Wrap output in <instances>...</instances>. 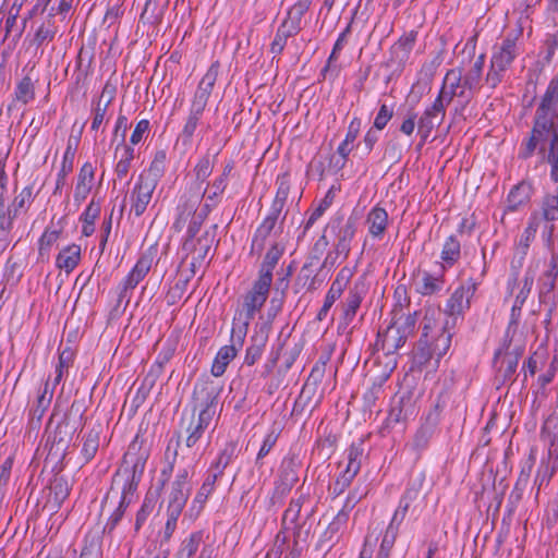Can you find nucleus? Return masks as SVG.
<instances>
[{
    "mask_svg": "<svg viewBox=\"0 0 558 558\" xmlns=\"http://www.w3.org/2000/svg\"><path fill=\"white\" fill-rule=\"evenodd\" d=\"M534 283V272L529 269L526 270L524 278H523V286L520 290V292L517 294L514 303L511 308V315H510V326L511 325H518L520 316H521V310L524 305L531 290Z\"/></svg>",
    "mask_w": 558,
    "mask_h": 558,
    "instance_id": "6ab92c4d",
    "label": "nucleus"
},
{
    "mask_svg": "<svg viewBox=\"0 0 558 558\" xmlns=\"http://www.w3.org/2000/svg\"><path fill=\"white\" fill-rule=\"evenodd\" d=\"M17 216H13L11 209L7 206L3 193L0 194V253L11 243L13 222Z\"/></svg>",
    "mask_w": 558,
    "mask_h": 558,
    "instance_id": "f3484780",
    "label": "nucleus"
},
{
    "mask_svg": "<svg viewBox=\"0 0 558 558\" xmlns=\"http://www.w3.org/2000/svg\"><path fill=\"white\" fill-rule=\"evenodd\" d=\"M454 97H458L457 93L449 90L442 84L438 97L435 99L433 106L434 111L440 112L445 116L447 106L452 101Z\"/></svg>",
    "mask_w": 558,
    "mask_h": 558,
    "instance_id": "4d7b16f0",
    "label": "nucleus"
},
{
    "mask_svg": "<svg viewBox=\"0 0 558 558\" xmlns=\"http://www.w3.org/2000/svg\"><path fill=\"white\" fill-rule=\"evenodd\" d=\"M444 117L445 116H442L440 112L434 111L433 106L425 110L417 122V130L423 140H426L429 136L436 124L441 123Z\"/></svg>",
    "mask_w": 558,
    "mask_h": 558,
    "instance_id": "c9c22d12",
    "label": "nucleus"
},
{
    "mask_svg": "<svg viewBox=\"0 0 558 558\" xmlns=\"http://www.w3.org/2000/svg\"><path fill=\"white\" fill-rule=\"evenodd\" d=\"M541 436L548 439V460L558 466V434L546 432L543 427Z\"/></svg>",
    "mask_w": 558,
    "mask_h": 558,
    "instance_id": "e2e57ef3",
    "label": "nucleus"
},
{
    "mask_svg": "<svg viewBox=\"0 0 558 558\" xmlns=\"http://www.w3.org/2000/svg\"><path fill=\"white\" fill-rule=\"evenodd\" d=\"M539 142L547 143V162L551 167L550 174H558V109L541 101L534 116L531 137L525 142L522 155L529 157Z\"/></svg>",
    "mask_w": 558,
    "mask_h": 558,
    "instance_id": "f03ea898",
    "label": "nucleus"
},
{
    "mask_svg": "<svg viewBox=\"0 0 558 558\" xmlns=\"http://www.w3.org/2000/svg\"><path fill=\"white\" fill-rule=\"evenodd\" d=\"M137 449L136 441L131 442L123 457L121 466L112 477L110 489L102 501L105 505L109 499L119 498L116 509L123 513L136 498L137 486L142 480L148 458L146 450L140 452Z\"/></svg>",
    "mask_w": 558,
    "mask_h": 558,
    "instance_id": "f257e3e1",
    "label": "nucleus"
},
{
    "mask_svg": "<svg viewBox=\"0 0 558 558\" xmlns=\"http://www.w3.org/2000/svg\"><path fill=\"white\" fill-rule=\"evenodd\" d=\"M151 268V258L147 255H142L134 267L131 269L129 275L120 283L119 302L131 299V292L137 287V284L147 276Z\"/></svg>",
    "mask_w": 558,
    "mask_h": 558,
    "instance_id": "9b49d317",
    "label": "nucleus"
},
{
    "mask_svg": "<svg viewBox=\"0 0 558 558\" xmlns=\"http://www.w3.org/2000/svg\"><path fill=\"white\" fill-rule=\"evenodd\" d=\"M392 320H397V328L409 338L414 333L415 325L417 322V312L408 314L405 316H400L399 318H397V315H395Z\"/></svg>",
    "mask_w": 558,
    "mask_h": 558,
    "instance_id": "6e6d98bb",
    "label": "nucleus"
},
{
    "mask_svg": "<svg viewBox=\"0 0 558 558\" xmlns=\"http://www.w3.org/2000/svg\"><path fill=\"white\" fill-rule=\"evenodd\" d=\"M444 408V402L438 399L429 409L423 423L415 432L413 440L410 444V448L416 453V458H420L422 452L428 448L429 442L437 430Z\"/></svg>",
    "mask_w": 558,
    "mask_h": 558,
    "instance_id": "423d86ee",
    "label": "nucleus"
},
{
    "mask_svg": "<svg viewBox=\"0 0 558 558\" xmlns=\"http://www.w3.org/2000/svg\"><path fill=\"white\" fill-rule=\"evenodd\" d=\"M282 253L283 250L280 248L277 243L271 245L260 265L257 279L264 280L270 284L272 283V271L282 256Z\"/></svg>",
    "mask_w": 558,
    "mask_h": 558,
    "instance_id": "b1692460",
    "label": "nucleus"
},
{
    "mask_svg": "<svg viewBox=\"0 0 558 558\" xmlns=\"http://www.w3.org/2000/svg\"><path fill=\"white\" fill-rule=\"evenodd\" d=\"M452 336H453V333L440 332L435 338L433 343H430L433 352L438 356V359L444 356L448 352V350L450 349Z\"/></svg>",
    "mask_w": 558,
    "mask_h": 558,
    "instance_id": "680f3d73",
    "label": "nucleus"
},
{
    "mask_svg": "<svg viewBox=\"0 0 558 558\" xmlns=\"http://www.w3.org/2000/svg\"><path fill=\"white\" fill-rule=\"evenodd\" d=\"M518 54L514 38L506 37L495 50L490 59V68L486 75V83L495 88L502 80L504 73L511 65Z\"/></svg>",
    "mask_w": 558,
    "mask_h": 558,
    "instance_id": "39448f33",
    "label": "nucleus"
},
{
    "mask_svg": "<svg viewBox=\"0 0 558 558\" xmlns=\"http://www.w3.org/2000/svg\"><path fill=\"white\" fill-rule=\"evenodd\" d=\"M61 230L47 228L38 240V262H48L51 247L57 243Z\"/></svg>",
    "mask_w": 558,
    "mask_h": 558,
    "instance_id": "2f4dec72",
    "label": "nucleus"
},
{
    "mask_svg": "<svg viewBox=\"0 0 558 558\" xmlns=\"http://www.w3.org/2000/svg\"><path fill=\"white\" fill-rule=\"evenodd\" d=\"M205 180H199V177L196 178L195 184L197 185V191L195 193L196 198L201 195L206 197V202H214V199L221 195L227 186L226 180L223 177H217L211 183H207L206 187L203 189Z\"/></svg>",
    "mask_w": 558,
    "mask_h": 558,
    "instance_id": "a878e982",
    "label": "nucleus"
},
{
    "mask_svg": "<svg viewBox=\"0 0 558 558\" xmlns=\"http://www.w3.org/2000/svg\"><path fill=\"white\" fill-rule=\"evenodd\" d=\"M214 242V236L209 234V232H205L202 236L196 240H191V243L184 250H192V255L197 258L198 262H205Z\"/></svg>",
    "mask_w": 558,
    "mask_h": 558,
    "instance_id": "58836bf2",
    "label": "nucleus"
},
{
    "mask_svg": "<svg viewBox=\"0 0 558 558\" xmlns=\"http://www.w3.org/2000/svg\"><path fill=\"white\" fill-rule=\"evenodd\" d=\"M336 192V187L332 185L328 192L326 193L324 199L320 202L319 206L313 210L311 216L308 217V220L306 222V228H310L323 214L324 211L330 206L333 195Z\"/></svg>",
    "mask_w": 558,
    "mask_h": 558,
    "instance_id": "bf43d9fd",
    "label": "nucleus"
},
{
    "mask_svg": "<svg viewBox=\"0 0 558 558\" xmlns=\"http://www.w3.org/2000/svg\"><path fill=\"white\" fill-rule=\"evenodd\" d=\"M81 260V246L77 244H70L63 247L56 258V266L66 274L75 269Z\"/></svg>",
    "mask_w": 558,
    "mask_h": 558,
    "instance_id": "412c9836",
    "label": "nucleus"
},
{
    "mask_svg": "<svg viewBox=\"0 0 558 558\" xmlns=\"http://www.w3.org/2000/svg\"><path fill=\"white\" fill-rule=\"evenodd\" d=\"M368 231L374 236L381 235L388 223V214L384 208L374 207L367 215Z\"/></svg>",
    "mask_w": 558,
    "mask_h": 558,
    "instance_id": "7c9ffc66",
    "label": "nucleus"
},
{
    "mask_svg": "<svg viewBox=\"0 0 558 558\" xmlns=\"http://www.w3.org/2000/svg\"><path fill=\"white\" fill-rule=\"evenodd\" d=\"M461 257V244L454 236L450 235L444 243L440 258L444 267H452Z\"/></svg>",
    "mask_w": 558,
    "mask_h": 558,
    "instance_id": "72a5a7b5",
    "label": "nucleus"
},
{
    "mask_svg": "<svg viewBox=\"0 0 558 558\" xmlns=\"http://www.w3.org/2000/svg\"><path fill=\"white\" fill-rule=\"evenodd\" d=\"M279 437V432L271 428L264 437L263 444L257 452L255 464L260 468L264 458L272 450Z\"/></svg>",
    "mask_w": 558,
    "mask_h": 558,
    "instance_id": "de8ad7c7",
    "label": "nucleus"
},
{
    "mask_svg": "<svg viewBox=\"0 0 558 558\" xmlns=\"http://www.w3.org/2000/svg\"><path fill=\"white\" fill-rule=\"evenodd\" d=\"M270 287V283L256 279L252 289L244 295L242 306L235 311L232 320V328L235 329L238 338L242 333L247 335L250 323L266 303Z\"/></svg>",
    "mask_w": 558,
    "mask_h": 558,
    "instance_id": "20e7f679",
    "label": "nucleus"
},
{
    "mask_svg": "<svg viewBox=\"0 0 558 558\" xmlns=\"http://www.w3.org/2000/svg\"><path fill=\"white\" fill-rule=\"evenodd\" d=\"M442 84L449 90L457 93L459 98L466 101L473 96L469 88L464 86L463 72L460 68L449 70L445 75Z\"/></svg>",
    "mask_w": 558,
    "mask_h": 558,
    "instance_id": "aec40b11",
    "label": "nucleus"
},
{
    "mask_svg": "<svg viewBox=\"0 0 558 558\" xmlns=\"http://www.w3.org/2000/svg\"><path fill=\"white\" fill-rule=\"evenodd\" d=\"M267 342L266 335H255L251 338V344L247 347L244 356V364L253 366L263 355Z\"/></svg>",
    "mask_w": 558,
    "mask_h": 558,
    "instance_id": "4c0bfd02",
    "label": "nucleus"
},
{
    "mask_svg": "<svg viewBox=\"0 0 558 558\" xmlns=\"http://www.w3.org/2000/svg\"><path fill=\"white\" fill-rule=\"evenodd\" d=\"M308 5L307 0L298 1L289 9L287 17L282 21L280 26L288 29L290 33L298 34L301 29L303 15L308 10Z\"/></svg>",
    "mask_w": 558,
    "mask_h": 558,
    "instance_id": "4be33fe9",
    "label": "nucleus"
},
{
    "mask_svg": "<svg viewBox=\"0 0 558 558\" xmlns=\"http://www.w3.org/2000/svg\"><path fill=\"white\" fill-rule=\"evenodd\" d=\"M476 290V284L474 282H470L466 286L462 284L457 288L450 298L447 300V303L444 308L445 315H464V311L470 307V300L474 295Z\"/></svg>",
    "mask_w": 558,
    "mask_h": 558,
    "instance_id": "ddd939ff",
    "label": "nucleus"
},
{
    "mask_svg": "<svg viewBox=\"0 0 558 558\" xmlns=\"http://www.w3.org/2000/svg\"><path fill=\"white\" fill-rule=\"evenodd\" d=\"M348 283H349V278H344L341 274L332 282L330 289L328 290V292L326 294L324 304L317 314L318 320H323L326 318L329 310L331 308V306L333 305L336 300H338L341 296V294Z\"/></svg>",
    "mask_w": 558,
    "mask_h": 558,
    "instance_id": "5701e85b",
    "label": "nucleus"
},
{
    "mask_svg": "<svg viewBox=\"0 0 558 558\" xmlns=\"http://www.w3.org/2000/svg\"><path fill=\"white\" fill-rule=\"evenodd\" d=\"M99 436L100 432L96 428H92L83 435L81 459L84 463H88L95 458L99 448Z\"/></svg>",
    "mask_w": 558,
    "mask_h": 558,
    "instance_id": "c756f323",
    "label": "nucleus"
},
{
    "mask_svg": "<svg viewBox=\"0 0 558 558\" xmlns=\"http://www.w3.org/2000/svg\"><path fill=\"white\" fill-rule=\"evenodd\" d=\"M34 199L33 186L26 185L22 189V191L15 196L10 205H7L13 216H20L21 213H25L31 206Z\"/></svg>",
    "mask_w": 558,
    "mask_h": 558,
    "instance_id": "a19ab883",
    "label": "nucleus"
},
{
    "mask_svg": "<svg viewBox=\"0 0 558 558\" xmlns=\"http://www.w3.org/2000/svg\"><path fill=\"white\" fill-rule=\"evenodd\" d=\"M15 96L23 104L29 102L34 98V86L29 77H24L16 87Z\"/></svg>",
    "mask_w": 558,
    "mask_h": 558,
    "instance_id": "052dcab7",
    "label": "nucleus"
},
{
    "mask_svg": "<svg viewBox=\"0 0 558 558\" xmlns=\"http://www.w3.org/2000/svg\"><path fill=\"white\" fill-rule=\"evenodd\" d=\"M221 477L220 474L208 469L206 476L198 492L196 493L193 502L199 505V509L206 504L208 497L214 493L217 481Z\"/></svg>",
    "mask_w": 558,
    "mask_h": 558,
    "instance_id": "f704fd0d",
    "label": "nucleus"
},
{
    "mask_svg": "<svg viewBox=\"0 0 558 558\" xmlns=\"http://www.w3.org/2000/svg\"><path fill=\"white\" fill-rule=\"evenodd\" d=\"M156 506L155 497L151 495H146L141 508L136 512L134 530L138 532L141 527L146 523L148 517L153 513Z\"/></svg>",
    "mask_w": 558,
    "mask_h": 558,
    "instance_id": "a18cd8bd",
    "label": "nucleus"
},
{
    "mask_svg": "<svg viewBox=\"0 0 558 558\" xmlns=\"http://www.w3.org/2000/svg\"><path fill=\"white\" fill-rule=\"evenodd\" d=\"M80 143L78 136H70L68 140L66 148L63 154L61 169L59 174H68L73 170V162L75 159V153Z\"/></svg>",
    "mask_w": 558,
    "mask_h": 558,
    "instance_id": "c03bdc74",
    "label": "nucleus"
},
{
    "mask_svg": "<svg viewBox=\"0 0 558 558\" xmlns=\"http://www.w3.org/2000/svg\"><path fill=\"white\" fill-rule=\"evenodd\" d=\"M424 474H418L417 476H415L414 478H412L409 483V486L408 488L405 489L404 492V495L402 496V502L403 501H412L414 499L417 498L421 489H422V486H423V483H424Z\"/></svg>",
    "mask_w": 558,
    "mask_h": 558,
    "instance_id": "0e129e2a",
    "label": "nucleus"
},
{
    "mask_svg": "<svg viewBox=\"0 0 558 558\" xmlns=\"http://www.w3.org/2000/svg\"><path fill=\"white\" fill-rule=\"evenodd\" d=\"M49 488L52 494L53 501L58 507L63 504L71 492V485L64 476H54L50 482Z\"/></svg>",
    "mask_w": 558,
    "mask_h": 558,
    "instance_id": "79ce46f5",
    "label": "nucleus"
},
{
    "mask_svg": "<svg viewBox=\"0 0 558 558\" xmlns=\"http://www.w3.org/2000/svg\"><path fill=\"white\" fill-rule=\"evenodd\" d=\"M534 238H535V232L527 230V229H525L521 235V239L517 246L515 255L511 262V267H512V269L515 270L514 279H513L514 281L517 280L518 269L522 267L523 260H524L525 256L527 255L530 244L534 240Z\"/></svg>",
    "mask_w": 558,
    "mask_h": 558,
    "instance_id": "473e14b6",
    "label": "nucleus"
},
{
    "mask_svg": "<svg viewBox=\"0 0 558 558\" xmlns=\"http://www.w3.org/2000/svg\"><path fill=\"white\" fill-rule=\"evenodd\" d=\"M210 411H199L197 416H191L190 423L185 428L186 438L185 445L187 448H193L203 437L205 430L210 426L213 418Z\"/></svg>",
    "mask_w": 558,
    "mask_h": 558,
    "instance_id": "2eb2a0df",
    "label": "nucleus"
},
{
    "mask_svg": "<svg viewBox=\"0 0 558 558\" xmlns=\"http://www.w3.org/2000/svg\"><path fill=\"white\" fill-rule=\"evenodd\" d=\"M75 359V353L70 347H65L60 350L58 363L56 365L54 373H61L63 375H68L69 368L73 365Z\"/></svg>",
    "mask_w": 558,
    "mask_h": 558,
    "instance_id": "603ef678",
    "label": "nucleus"
},
{
    "mask_svg": "<svg viewBox=\"0 0 558 558\" xmlns=\"http://www.w3.org/2000/svg\"><path fill=\"white\" fill-rule=\"evenodd\" d=\"M556 279L557 277L543 274V276L539 279V301L541 303H548L551 292L555 289L556 286Z\"/></svg>",
    "mask_w": 558,
    "mask_h": 558,
    "instance_id": "5fc2aeb1",
    "label": "nucleus"
},
{
    "mask_svg": "<svg viewBox=\"0 0 558 558\" xmlns=\"http://www.w3.org/2000/svg\"><path fill=\"white\" fill-rule=\"evenodd\" d=\"M178 458V449L171 450L170 442L165 451V465L160 471V483L162 486L168 483L167 487V507L184 509L192 492V477L194 475V466L189 464L181 466L171 480L174 465Z\"/></svg>",
    "mask_w": 558,
    "mask_h": 558,
    "instance_id": "7ed1b4c3",
    "label": "nucleus"
},
{
    "mask_svg": "<svg viewBox=\"0 0 558 558\" xmlns=\"http://www.w3.org/2000/svg\"><path fill=\"white\" fill-rule=\"evenodd\" d=\"M294 35L295 34L288 32V29L283 28L282 26L278 27L275 38L270 46V51L274 54V57L279 56L283 51L288 38Z\"/></svg>",
    "mask_w": 558,
    "mask_h": 558,
    "instance_id": "13d9d810",
    "label": "nucleus"
},
{
    "mask_svg": "<svg viewBox=\"0 0 558 558\" xmlns=\"http://www.w3.org/2000/svg\"><path fill=\"white\" fill-rule=\"evenodd\" d=\"M523 353L522 348H517L513 352L507 353L506 357L504 360V363L506 364L504 369H499L500 373H502L504 383L506 380H511L513 374L517 371L519 360Z\"/></svg>",
    "mask_w": 558,
    "mask_h": 558,
    "instance_id": "09e8293b",
    "label": "nucleus"
},
{
    "mask_svg": "<svg viewBox=\"0 0 558 558\" xmlns=\"http://www.w3.org/2000/svg\"><path fill=\"white\" fill-rule=\"evenodd\" d=\"M148 132L149 121L146 119L140 120L131 134V144L135 146L142 143L147 137Z\"/></svg>",
    "mask_w": 558,
    "mask_h": 558,
    "instance_id": "338daca9",
    "label": "nucleus"
},
{
    "mask_svg": "<svg viewBox=\"0 0 558 558\" xmlns=\"http://www.w3.org/2000/svg\"><path fill=\"white\" fill-rule=\"evenodd\" d=\"M281 214L275 213L269 209L268 215L264 218L262 223L257 227L251 244L252 253L260 254L266 245V241L271 232L275 230Z\"/></svg>",
    "mask_w": 558,
    "mask_h": 558,
    "instance_id": "dca6fc26",
    "label": "nucleus"
},
{
    "mask_svg": "<svg viewBox=\"0 0 558 558\" xmlns=\"http://www.w3.org/2000/svg\"><path fill=\"white\" fill-rule=\"evenodd\" d=\"M220 393V388L209 379L198 380L193 390V399L195 401V410L210 411V416L214 417L217 412V399Z\"/></svg>",
    "mask_w": 558,
    "mask_h": 558,
    "instance_id": "1a4fd4ad",
    "label": "nucleus"
},
{
    "mask_svg": "<svg viewBox=\"0 0 558 558\" xmlns=\"http://www.w3.org/2000/svg\"><path fill=\"white\" fill-rule=\"evenodd\" d=\"M156 186L157 180L155 177H138V181L131 193V213H134L136 217L145 213Z\"/></svg>",
    "mask_w": 558,
    "mask_h": 558,
    "instance_id": "9d476101",
    "label": "nucleus"
},
{
    "mask_svg": "<svg viewBox=\"0 0 558 558\" xmlns=\"http://www.w3.org/2000/svg\"><path fill=\"white\" fill-rule=\"evenodd\" d=\"M134 148L125 143H121L117 145L116 148V159L117 166L116 171L117 174H126L130 170V166L132 160L134 159Z\"/></svg>",
    "mask_w": 558,
    "mask_h": 558,
    "instance_id": "ea45409f",
    "label": "nucleus"
},
{
    "mask_svg": "<svg viewBox=\"0 0 558 558\" xmlns=\"http://www.w3.org/2000/svg\"><path fill=\"white\" fill-rule=\"evenodd\" d=\"M204 545L207 544L204 542L203 532H193L182 542L181 547L177 554V558H194L197 551L201 553Z\"/></svg>",
    "mask_w": 558,
    "mask_h": 558,
    "instance_id": "cd10ccee",
    "label": "nucleus"
},
{
    "mask_svg": "<svg viewBox=\"0 0 558 558\" xmlns=\"http://www.w3.org/2000/svg\"><path fill=\"white\" fill-rule=\"evenodd\" d=\"M415 414V400L410 390H399L390 401L388 415L385 420L384 429H393L398 425L405 424Z\"/></svg>",
    "mask_w": 558,
    "mask_h": 558,
    "instance_id": "0eeeda50",
    "label": "nucleus"
},
{
    "mask_svg": "<svg viewBox=\"0 0 558 558\" xmlns=\"http://www.w3.org/2000/svg\"><path fill=\"white\" fill-rule=\"evenodd\" d=\"M378 337L387 354L397 352L408 340V337L397 328V320H391L383 333L378 332Z\"/></svg>",
    "mask_w": 558,
    "mask_h": 558,
    "instance_id": "a211bd4d",
    "label": "nucleus"
},
{
    "mask_svg": "<svg viewBox=\"0 0 558 558\" xmlns=\"http://www.w3.org/2000/svg\"><path fill=\"white\" fill-rule=\"evenodd\" d=\"M182 511H183L182 509L167 507V509H166L167 520H166L165 527L160 533L162 542H169L170 538L172 537V535L177 529L178 520H179L180 515L182 514Z\"/></svg>",
    "mask_w": 558,
    "mask_h": 558,
    "instance_id": "49530a36",
    "label": "nucleus"
},
{
    "mask_svg": "<svg viewBox=\"0 0 558 558\" xmlns=\"http://www.w3.org/2000/svg\"><path fill=\"white\" fill-rule=\"evenodd\" d=\"M368 286L365 283V277L363 276L356 283H355V292L353 295H351V316L355 314L356 308H359L363 295L366 293Z\"/></svg>",
    "mask_w": 558,
    "mask_h": 558,
    "instance_id": "69168bd1",
    "label": "nucleus"
},
{
    "mask_svg": "<svg viewBox=\"0 0 558 558\" xmlns=\"http://www.w3.org/2000/svg\"><path fill=\"white\" fill-rule=\"evenodd\" d=\"M422 287L420 292L423 295H432L435 292L440 290V283L437 278L433 277L430 274L425 272L422 279Z\"/></svg>",
    "mask_w": 558,
    "mask_h": 558,
    "instance_id": "774afa93",
    "label": "nucleus"
},
{
    "mask_svg": "<svg viewBox=\"0 0 558 558\" xmlns=\"http://www.w3.org/2000/svg\"><path fill=\"white\" fill-rule=\"evenodd\" d=\"M189 279H179L171 286L166 294V302L168 305L177 304L186 292Z\"/></svg>",
    "mask_w": 558,
    "mask_h": 558,
    "instance_id": "3c124183",
    "label": "nucleus"
},
{
    "mask_svg": "<svg viewBox=\"0 0 558 558\" xmlns=\"http://www.w3.org/2000/svg\"><path fill=\"white\" fill-rule=\"evenodd\" d=\"M218 76V64L214 63L202 77L191 104V110L203 113Z\"/></svg>",
    "mask_w": 558,
    "mask_h": 558,
    "instance_id": "f8f14e48",
    "label": "nucleus"
},
{
    "mask_svg": "<svg viewBox=\"0 0 558 558\" xmlns=\"http://www.w3.org/2000/svg\"><path fill=\"white\" fill-rule=\"evenodd\" d=\"M532 193L533 187L527 180H522L513 185L508 195V209L517 210L521 205L529 202Z\"/></svg>",
    "mask_w": 558,
    "mask_h": 558,
    "instance_id": "393cba45",
    "label": "nucleus"
},
{
    "mask_svg": "<svg viewBox=\"0 0 558 558\" xmlns=\"http://www.w3.org/2000/svg\"><path fill=\"white\" fill-rule=\"evenodd\" d=\"M66 425H57L56 427V430L53 433V436H52V440H51V447H50V451H49V454H58L59 451H60V456L61 458L64 457V452L68 448V441H65L62 437V434H66Z\"/></svg>",
    "mask_w": 558,
    "mask_h": 558,
    "instance_id": "8fccbe9b",
    "label": "nucleus"
},
{
    "mask_svg": "<svg viewBox=\"0 0 558 558\" xmlns=\"http://www.w3.org/2000/svg\"><path fill=\"white\" fill-rule=\"evenodd\" d=\"M291 191V182L287 177H282L280 180H278V189L275 196V199L270 206V209L275 213H282V209L286 205V202L288 199V196Z\"/></svg>",
    "mask_w": 558,
    "mask_h": 558,
    "instance_id": "37998d69",
    "label": "nucleus"
},
{
    "mask_svg": "<svg viewBox=\"0 0 558 558\" xmlns=\"http://www.w3.org/2000/svg\"><path fill=\"white\" fill-rule=\"evenodd\" d=\"M485 64V54H480L470 70L463 75L464 86L473 95L481 87L482 74Z\"/></svg>",
    "mask_w": 558,
    "mask_h": 558,
    "instance_id": "bb28decb",
    "label": "nucleus"
},
{
    "mask_svg": "<svg viewBox=\"0 0 558 558\" xmlns=\"http://www.w3.org/2000/svg\"><path fill=\"white\" fill-rule=\"evenodd\" d=\"M553 45L555 48H558V34L555 35ZM542 101L558 109V75L549 83Z\"/></svg>",
    "mask_w": 558,
    "mask_h": 558,
    "instance_id": "864d4df0",
    "label": "nucleus"
},
{
    "mask_svg": "<svg viewBox=\"0 0 558 558\" xmlns=\"http://www.w3.org/2000/svg\"><path fill=\"white\" fill-rule=\"evenodd\" d=\"M238 446L234 441H228L225 444L223 448L220 450L217 459L210 464L209 469L214 472L223 475L226 468L231 464V462L236 457Z\"/></svg>",
    "mask_w": 558,
    "mask_h": 558,
    "instance_id": "c85d7f7f",
    "label": "nucleus"
},
{
    "mask_svg": "<svg viewBox=\"0 0 558 558\" xmlns=\"http://www.w3.org/2000/svg\"><path fill=\"white\" fill-rule=\"evenodd\" d=\"M299 468L300 460L298 454L289 453L286 456L280 465L279 485L277 488L281 489L282 493L290 492L299 481Z\"/></svg>",
    "mask_w": 558,
    "mask_h": 558,
    "instance_id": "4468645a",
    "label": "nucleus"
},
{
    "mask_svg": "<svg viewBox=\"0 0 558 558\" xmlns=\"http://www.w3.org/2000/svg\"><path fill=\"white\" fill-rule=\"evenodd\" d=\"M246 335L242 333L238 338L235 329L231 328L230 344L221 347L211 365V374L215 377H220L225 374L230 362L236 356L238 352L242 349Z\"/></svg>",
    "mask_w": 558,
    "mask_h": 558,
    "instance_id": "6e6552de",
    "label": "nucleus"
},
{
    "mask_svg": "<svg viewBox=\"0 0 558 558\" xmlns=\"http://www.w3.org/2000/svg\"><path fill=\"white\" fill-rule=\"evenodd\" d=\"M215 206V203H205L202 208H199L198 211L194 213V216L189 225L187 232H186V240L184 242V246L187 247L191 243V240L195 238V235L198 233L201 226L207 218L208 214L210 213L211 208Z\"/></svg>",
    "mask_w": 558,
    "mask_h": 558,
    "instance_id": "e433bc0d",
    "label": "nucleus"
}]
</instances>
